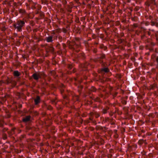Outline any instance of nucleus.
Returning a JSON list of instances; mask_svg holds the SVG:
<instances>
[{"label":"nucleus","instance_id":"f257e3e1","mask_svg":"<svg viewBox=\"0 0 158 158\" xmlns=\"http://www.w3.org/2000/svg\"><path fill=\"white\" fill-rule=\"evenodd\" d=\"M24 24L25 23L24 21L20 20L18 21L16 23L14 24V26L18 31H21L22 27Z\"/></svg>","mask_w":158,"mask_h":158},{"label":"nucleus","instance_id":"f03ea898","mask_svg":"<svg viewBox=\"0 0 158 158\" xmlns=\"http://www.w3.org/2000/svg\"><path fill=\"white\" fill-rule=\"evenodd\" d=\"M32 76L34 78L35 80H38L40 77L39 73H34L33 74Z\"/></svg>","mask_w":158,"mask_h":158},{"label":"nucleus","instance_id":"7ed1b4c3","mask_svg":"<svg viewBox=\"0 0 158 158\" xmlns=\"http://www.w3.org/2000/svg\"><path fill=\"white\" fill-rule=\"evenodd\" d=\"M52 37L51 36L48 37L46 38V41L48 42H51L52 41Z\"/></svg>","mask_w":158,"mask_h":158},{"label":"nucleus","instance_id":"20e7f679","mask_svg":"<svg viewBox=\"0 0 158 158\" xmlns=\"http://www.w3.org/2000/svg\"><path fill=\"white\" fill-rule=\"evenodd\" d=\"M35 104H38L40 102V98L37 96L36 98L35 99Z\"/></svg>","mask_w":158,"mask_h":158},{"label":"nucleus","instance_id":"39448f33","mask_svg":"<svg viewBox=\"0 0 158 158\" xmlns=\"http://www.w3.org/2000/svg\"><path fill=\"white\" fill-rule=\"evenodd\" d=\"M30 119V116H27L25 118L23 119V122H27Z\"/></svg>","mask_w":158,"mask_h":158},{"label":"nucleus","instance_id":"423d86ee","mask_svg":"<svg viewBox=\"0 0 158 158\" xmlns=\"http://www.w3.org/2000/svg\"><path fill=\"white\" fill-rule=\"evenodd\" d=\"M14 75L16 77H18L19 75V73L17 71H15L14 73Z\"/></svg>","mask_w":158,"mask_h":158},{"label":"nucleus","instance_id":"0eeeda50","mask_svg":"<svg viewBox=\"0 0 158 158\" xmlns=\"http://www.w3.org/2000/svg\"><path fill=\"white\" fill-rule=\"evenodd\" d=\"M102 71H104L105 72H108L109 71V69L107 68H103L102 69Z\"/></svg>","mask_w":158,"mask_h":158},{"label":"nucleus","instance_id":"6e6552de","mask_svg":"<svg viewBox=\"0 0 158 158\" xmlns=\"http://www.w3.org/2000/svg\"><path fill=\"white\" fill-rule=\"evenodd\" d=\"M156 61L158 62V57H157L156 59Z\"/></svg>","mask_w":158,"mask_h":158}]
</instances>
